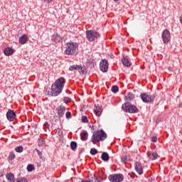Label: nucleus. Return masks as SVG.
<instances>
[{"instance_id":"13","label":"nucleus","mask_w":182,"mask_h":182,"mask_svg":"<svg viewBox=\"0 0 182 182\" xmlns=\"http://www.w3.org/2000/svg\"><path fill=\"white\" fill-rule=\"evenodd\" d=\"M134 167H135V171L139 174V176H141L143 174V168H141V165L140 163L136 161L134 163Z\"/></svg>"},{"instance_id":"46","label":"nucleus","mask_w":182,"mask_h":182,"mask_svg":"<svg viewBox=\"0 0 182 182\" xmlns=\"http://www.w3.org/2000/svg\"><path fill=\"white\" fill-rule=\"evenodd\" d=\"M0 177H4V172L3 171L0 172Z\"/></svg>"},{"instance_id":"49","label":"nucleus","mask_w":182,"mask_h":182,"mask_svg":"<svg viewBox=\"0 0 182 182\" xmlns=\"http://www.w3.org/2000/svg\"><path fill=\"white\" fill-rule=\"evenodd\" d=\"M114 2H117V1H119V0H114Z\"/></svg>"},{"instance_id":"6","label":"nucleus","mask_w":182,"mask_h":182,"mask_svg":"<svg viewBox=\"0 0 182 182\" xmlns=\"http://www.w3.org/2000/svg\"><path fill=\"white\" fill-rule=\"evenodd\" d=\"M110 182H122L124 180V176L122 173H114L108 176Z\"/></svg>"},{"instance_id":"25","label":"nucleus","mask_w":182,"mask_h":182,"mask_svg":"<svg viewBox=\"0 0 182 182\" xmlns=\"http://www.w3.org/2000/svg\"><path fill=\"white\" fill-rule=\"evenodd\" d=\"M45 143H46V141H45V139H43L42 138H38V147H42V146H43V144H45Z\"/></svg>"},{"instance_id":"41","label":"nucleus","mask_w":182,"mask_h":182,"mask_svg":"<svg viewBox=\"0 0 182 182\" xmlns=\"http://www.w3.org/2000/svg\"><path fill=\"white\" fill-rule=\"evenodd\" d=\"M102 181H103V178H96L95 180V182H102Z\"/></svg>"},{"instance_id":"37","label":"nucleus","mask_w":182,"mask_h":182,"mask_svg":"<svg viewBox=\"0 0 182 182\" xmlns=\"http://www.w3.org/2000/svg\"><path fill=\"white\" fill-rule=\"evenodd\" d=\"M57 133L58 136H60V137H62V136H63V132H62V129L59 128L57 129Z\"/></svg>"},{"instance_id":"19","label":"nucleus","mask_w":182,"mask_h":182,"mask_svg":"<svg viewBox=\"0 0 182 182\" xmlns=\"http://www.w3.org/2000/svg\"><path fill=\"white\" fill-rule=\"evenodd\" d=\"M80 136L82 141H86L87 137H89V134L87 133V131H83L80 134Z\"/></svg>"},{"instance_id":"22","label":"nucleus","mask_w":182,"mask_h":182,"mask_svg":"<svg viewBox=\"0 0 182 182\" xmlns=\"http://www.w3.org/2000/svg\"><path fill=\"white\" fill-rule=\"evenodd\" d=\"M70 147L73 151H75L76 149H77V142L72 141L70 144Z\"/></svg>"},{"instance_id":"4","label":"nucleus","mask_w":182,"mask_h":182,"mask_svg":"<svg viewBox=\"0 0 182 182\" xmlns=\"http://www.w3.org/2000/svg\"><path fill=\"white\" fill-rule=\"evenodd\" d=\"M122 109L125 113H130L131 114H136L139 112V108L130 102H124L122 106Z\"/></svg>"},{"instance_id":"15","label":"nucleus","mask_w":182,"mask_h":182,"mask_svg":"<svg viewBox=\"0 0 182 182\" xmlns=\"http://www.w3.org/2000/svg\"><path fill=\"white\" fill-rule=\"evenodd\" d=\"M95 109L94 110L96 116H97V117H100V116H102V113H103V108H102V107H100V105H95Z\"/></svg>"},{"instance_id":"47","label":"nucleus","mask_w":182,"mask_h":182,"mask_svg":"<svg viewBox=\"0 0 182 182\" xmlns=\"http://www.w3.org/2000/svg\"><path fill=\"white\" fill-rule=\"evenodd\" d=\"M95 127H96L92 125V127H91L92 130H95Z\"/></svg>"},{"instance_id":"34","label":"nucleus","mask_w":182,"mask_h":182,"mask_svg":"<svg viewBox=\"0 0 182 182\" xmlns=\"http://www.w3.org/2000/svg\"><path fill=\"white\" fill-rule=\"evenodd\" d=\"M82 123H89V119H87V116L82 117Z\"/></svg>"},{"instance_id":"24","label":"nucleus","mask_w":182,"mask_h":182,"mask_svg":"<svg viewBox=\"0 0 182 182\" xmlns=\"http://www.w3.org/2000/svg\"><path fill=\"white\" fill-rule=\"evenodd\" d=\"M15 153L14 151H11L9 153V155L8 156V161H12L13 160H15Z\"/></svg>"},{"instance_id":"50","label":"nucleus","mask_w":182,"mask_h":182,"mask_svg":"<svg viewBox=\"0 0 182 182\" xmlns=\"http://www.w3.org/2000/svg\"><path fill=\"white\" fill-rule=\"evenodd\" d=\"M151 181H153V178H151Z\"/></svg>"},{"instance_id":"35","label":"nucleus","mask_w":182,"mask_h":182,"mask_svg":"<svg viewBox=\"0 0 182 182\" xmlns=\"http://www.w3.org/2000/svg\"><path fill=\"white\" fill-rule=\"evenodd\" d=\"M121 161L122 163H124V164H126V163H127V156H123L122 158H121Z\"/></svg>"},{"instance_id":"7","label":"nucleus","mask_w":182,"mask_h":182,"mask_svg":"<svg viewBox=\"0 0 182 182\" xmlns=\"http://www.w3.org/2000/svg\"><path fill=\"white\" fill-rule=\"evenodd\" d=\"M154 95H149L146 92L140 94V98L144 103H153L154 102Z\"/></svg>"},{"instance_id":"17","label":"nucleus","mask_w":182,"mask_h":182,"mask_svg":"<svg viewBox=\"0 0 182 182\" xmlns=\"http://www.w3.org/2000/svg\"><path fill=\"white\" fill-rule=\"evenodd\" d=\"M122 63L125 68H130L132 66V63H130V60L126 57H123L122 58Z\"/></svg>"},{"instance_id":"31","label":"nucleus","mask_w":182,"mask_h":182,"mask_svg":"<svg viewBox=\"0 0 182 182\" xmlns=\"http://www.w3.org/2000/svg\"><path fill=\"white\" fill-rule=\"evenodd\" d=\"M63 102H64V103H66V104L70 103V102H72V99H70V97H64Z\"/></svg>"},{"instance_id":"3","label":"nucleus","mask_w":182,"mask_h":182,"mask_svg":"<svg viewBox=\"0 0 182 182\" xmlns=\"http://www.w3.org/2000/svg\"><path fill=\"white\" fill-rule=\"evenodd\" d=\"M79 44L75 42L67 43V48L65 50V53L68 56H76L77 55V49Z\"/></svg>"},{"instance_id":"42","label":"nucleus","mask_w":182,"mask_h":182,"mask_svg":"<svg viewBox=\"0 0 182 182\" xmlns=\"http://www.w3.org/2000/svg\"><path fill=\"white\" fill-rule=\"evenodd\" d=\"M44 126H45V127H48V129H49V123L48 122H46L44 123Z\"/></svg>"},{"instance_id":"43","label":"nucleus","mask_w":182,"mask_h":182,"mask_svg":"<svg viewBox=\"0 0 182 182\" xmlns=\"http://www.w3.org/2000/svg\"><path fill=\"white\" fill-rule=\"evenodd\" d=\"M13 182H21V178H17L16 179H14Z\"/></svg>"},{"instance_id":"40","label":"nucleus","mask_w":182,"mask_h":182,"mask_svg":"<svg viewBox=\"0 0 182 182\" xmlns=\"http://www.w3.org/2000/svg\"><path fill=\"white\" fill-rule=\"evenodd\" d=\"M21 182H28V179L25 177L20 178Z\"/></svg>"},{"instance_id":"45","label":"nucleus","mask_w":182,"mask_h":182,"mask_svg":"<svg viewBox=\"0 0 182 182\" xmlns=\"http://www.w3.org/2000/svg\"><path fill=\"white\" fill-rule=\"evenodd\" d=\"M66 93H68V95H72V92L71 91H69V90H66L65 92Z\"/></svg>"},{"instance_id":"38","label":"nucleus","mask_w":182,"mask_h":182,"mask_svg":"<svg viewBox=\"0 0 182 182\" xmlns=\"http://www.w3.org/2000/svg\"><path fill=\"white\" fill-rule=\"evenodd\" d=\"M151 141H152L153 143H156L157 141V136H151Z\"/></svg>"},{"instance_id":"11","label":"nucleus","mask_w":182,"mask_h":182,"mask_svg":"<svg viewBox=\"0 0 182 182\" xmlns=\"http://www.w3.org/2000/svg\"><path fill=\"white\" fill-rule=\"evenodd\" d=\"M55 110L58 113V116L59 119H62V117L65 116V112H66V107L60 105V107H57Z\"/></svg>"},{"instance_id":"14","label":"nucleus","mask_w":182,"mask_h":182,"mask_svg":"<svg viewBox=\"0 0 182 182\" xmlns=\"http://www.w3.org/2000/svg\"><path fill=\"white\" fill-rule=\"evenodd\" d=\"M28 41H29V38L26 34H23L18 38V42L21 45H25V43H28Z\"/></svg>"},{"instance_id":"18","label":"nucleus","mask_w":182,"mask_h":182,"mask_svg":"<svg viewBox=\"0 0 182 182\" xmlns=\"http://www.w3.org/2000/svg\"><path fill=\"white\" fill-rule=\"evenodd\" d=\"M148 157L149 159V160H157L158 157H159V154H157V152L153 151V152H150L149 154H148Z\"/></svg>"},{"instance_id":"26","label":"nucleus","mask_w":182,"mask_h":182,"mask_svg":"<svg viewBox=\"0 0 182 182\" xmlns=\"http://www.w3.org/2000/svg\"><path fill=\"white\" fill-rule=\"evenodd\" d=\"M79 65H73L69 67V70L73 72V70H79Z\"/></svg>"},{"instance_id":"48","label":"nucleus","mask_w":182,"mask_h":182,"mask_svg":"<svg viewBox=\"0 0 182 182\" xmlns=\"http://www.w3.org/2000/svg\"><path fill=\"white\" fill-rule=\"evenodd\" d=\"M94 177H96V176L95 175H92V178H93Z\"/></svg>"},{"instance_id":"12","label":"nucleus","mask_w":182,"mask_h":182,"mask_svg":"<svg viewBox=\"0 0 182 182\" xmlns=\"http://www.w3.org/2000/svg\"><path fill=\"white\" fill-rule=\"evenodd\" d=\"M4 53L5 56H12V55L15 53V50L11 47H7L4 49Z\"/></svg>"},{"instance_id":"44","label":"nucleus","mask_w":182,"mask_h":182,"mask_svg":"<svg viewBox=\"0 0 182 182\" xmlns=\"http://www.w3.org/2000/svg\"><path fill=\"white\" fill-rule=\"evenodd\" d=\"M53 0H44V2H47V4H50Z\"/></svg>"},{"instance_id":"2","label":"nucleus","mask_w":182,"mask_h":182,"mask_svg":"<svg viewBox=\"0 0 182 182\" xmlns=\"http://www.w3.org/2000/svg\"><path fill=\"white\" fill-rule=\"evenodd\" d=\"M107 139V134L105 132V130H97L92 136L90 141L92 143H99V141H104Z\"/></svg>"},{"instance_id":"16","label":"nucleus","mask_w":182,"mask_h":182,"mask_svg":"<svg viewBox=\"0 0 182 182\" xmlns=\"http://www.w3.org/2000/svg\"><path fill=\"white\" fill-rule=\"evenodd\" d=\"M60 39H62V38L60 37V35L58 33H55L51 36V41L52 42H54V43H59Z\"/></svg>"},{"instance_id":"21","label":"nucleus","mask_w":182,"mask_h":182,"mask_svg":"<svg viewBox=\"0 0 182 182\" xmlns=\"http://www.w3.org/2000/svg\"><path fill=\"white\" fill-rule=\"evenodd\" d=\"M135 96L133 92H129L127 96L124 97V100L127 102H132L134 99Z\"/></svg>"},{"instance_id":"1","label":"nucleus","mask_w":182,"mask_h":182,"mask_svg":"<svg viewBox=\"0 0 182 182\" xmlns=\"http://www.w3.org/2000/svg\"><path fill=\"white\" fill-rule=\"evenodd\" d=\"M65 83H66V79L62 77L58 78L51 85V89L49 88L46 90L47 95L50 96V97H53L56 96H59L60 93L63 91V88L65 87Z\"/></svg>"},{"instance_id":"30","label":"nucleus","mask_w":182,"mask_h":182,"mask_svg":"<svg viewBox=\"0 0 182 182\" xmlns=\"http://www.w3.org/2000/svg\"><path fill=\"white\" fill-rule=\"evenodd\" d=\"M15 150L16 153H22L23 151V146H18L15 148Z\"/></svg>"},{"instance_id":"5","label":"nucleus","mask_w":182,"mask_h":182,"mask_svg":"<svg viewBox=\"0 0 182 182\" xmlns=\"http://www.w3.org/2000/svg\"><path fill=\"white\" fill-rule=\"evenodd\" d=\"M85 35L88 42H95L96 39L100 38V33L95 30H87Z\"/></svg>"},{"instance_id":"23","label":"nucleus","mask_w":182,"mask_h":182,"mask_svg":"<svg viewBox=\"0 0 182 182\" xmlns=\"http://www.w3.org/2000/svg\"><path fill=\"white\" fill-rule=\"evenodd\" d=\"M6 177L9 181H13L15 180V175H14L12 173H7Z\"/></svg>"},{"instance_id":"33","label":"nucleus","mask_w":182,"mask_h":182,"mask_svg":"<svg viewBox=\"0 0 182 182\" xmlns=\"http://www.w3.org/2000/svg\"><path fill=\"white\" fill-rule=\"evenodd\" d=\"M78 72L81 75H85V70H83V68L82 67V65H79V67H78Z\"/></svg>"},{"instance_id":"32","label":"nucleus","mask_w":182,"mask_h":182,"mask_svg":"<svg viewBox=\"0 0 182 182\" xmlns=\"http://www.w3.org/2000/svg\"><path fill=\"white\" fill-rule=\"evenodd\" d=\"M35 151L37 152V154L39 156V158L42 159L43 156V154L42 153V151H39V149H36Z\"/></svg>"},{"instance_id":"27","label":"nucleus","mask_w":182,"mask_h":182,"mask_svg":"<svg viewBox=\"0 0 182 182\" xmlns=\"http://www.w3.org/2000/svg\"><path fill=\"white\" fill-rule=\"evenodd\" d=\"M33 170H35V166L33 164H29L27 166V171H28V173H31V171H33Z\"/></svg>"},{"instance_id":"29","label":"nucleus","mask_w":182,"mask_h":182,"mask_svg":"<svg viewBox=\"0 0 182 182\" xmlns=\"http://www.w3.org/2000/svg\"><path fill=\"white\" fill-rule=\"evenodd\" d=\"M112 93H117L119 92V86L113 85L111 89Z\"/></svg>"},{"instance_id":"8","label":"nucleus","mask_w":182,"mask_h":182,"mask_svg":"<svg viewBox=\"0 0 182 182\" xmlns=\"http://www.w3.org/2000/svg\"><path fill=\"white\" fill-rule=\"evenodd\" d=\"M161 38L164 45H167V43L171 41V35L170 34V31H168V29H164L162 31Z\"/></svg>"},{"instance_id":"51","label":"nucleus","mask_w":182,"mask_h":182,"mask_svg":"<svg viewBox=\"0 0 182 182\" xmlns=\"http://www.w3.org/2000/svg\"><path fill=\"white\" fill-rule=\"evenodd\" d=\"M2 182H6V181H3Z\"/></svg>"},{"instance_id":"36","label":"nucleus","mask_w":182,"mask_h":182,"mask_svg":"<svg viewBox=\"0 0 182 182\" xmlns=\"http://www.w3.org/2000/svg\"><path fill=\"white\" fill-rule=\"evenodd\" d=\"M65 117L66 119H72V113H70V112H67L65 113Z\"/></svg>"},{"instance_id":"10","label":"nucleus","mask_w":182,"mask_h":182,"mask_svg":"<svg viewBox=\"0 0 182 182\" xmlns=\"http://www.w3.org/2000/svg\"><path fill=\"white\" fill-rule=\"evenodd\" d=\"M6 116L9 122H14V120H15V118L16 117V112H15V110L9 109L7 111Z\"/></svg>"},{"instance_id":"28","label":"nucleus","mask_w":182,"mask_h":182,"mask_svg":"<svg viewBox=\"0 0 182 182\" xmlns=\"http://www.w3.org/2000/svg\"><path fill=\"white\" fill-rule=\"evenodd\" d=\"M90 153L91 156H96V154H97L99 151H97V149H96V148H92L90 151Z\"/></svg>"},{"instance_id":"39","label":"nucleus","mask_w":182,"mask_h":182,"mask_svg":"<svg viewBox=\"0 0 182 182\" xmlns=\"http://www.w3.org/2000/svg\"><path fill=\"white\" fill-rule=\"evenodd\" d=\"M129 176L131 178H134L136 177V173H134V172H132L131 173H129Z\"/></svg>"},{"instance_id":"9","label":"nucleus","mask_w":182,"mask_h":182,"mask_svg":"<svg viewBox=\"0 0 182 182\" xmlns=\"http://www.w3.org/2000/svg\"><path fill=\"white\" fill-rule=\"evenodd\" d=\"M109 69V61L107 59H102L100 63V70L103 73H106Z\"/></svg>"},{"instance_id":"20","label":"nucleus","mask_w":182,"mask_h":182,"mask_svg":"<svg viewBox=\"0 0 182 182\" xmlns=\"http://www.w3.org/2000/svg\"><path fill=\"white\" fill-rule=\"evenodd\" d=\"M101 160H102V161H109V160H110V156H109L107 152L104 151L102 153Z\"/></svg>"}]
</instances>
